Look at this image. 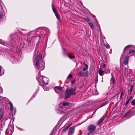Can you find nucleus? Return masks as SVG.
Segmentation results:
<instances>
[{"mask_svg": "<svg viewBox=\"0 0 135 135\" xmlns=\"http://www.w3.org/2000/svg\"><path fill=\"white\" fill-rule=\"evenodd\" d=\"M15 38L16 39V37H15Z\"/></svg>", "mask_w": 135, "mask_h": 135, "instance_id": "09e8293b", "label": "nucleus"}, {"mask_svg": "<svg viewBox=\"0 0 135 135\" xmlns=\"http://www.w3.org/2000/svg\"><path fill=\"white\" fill-rule=\"evenodd\" d=\"M134 87V85H132L130 88V91L129 90H128V94L129 95L130 94H131V92L133 88Z\"/></svg>", "mask_w": 135, "mask_h": 135, "instance_id": "9b49d317", "label": "nucleus"}, {"mask_svg": "<svg viewBox=\"0 0 135 135\" xmlns=\"http://www.w3.org/2000/svg\"><path fill=\"white\" fill-rule=\"evenodd\" d=\"M88 130L89 131L93 132L96 129V127L93 124H91L88 126Z\"/></svg>", "mask_w": 135, "mask_h": 135, "instance_id": "7ed1b4c3", "label": "nucleus"}, {"mask_svg": "<svg viewBox=\"0 0 135 135\" xmlns=\"http://www.w3.org/2000/svg\"><path fill=\"white\" fill-rule=\"evenodd\" d=\"M130 46V45H128L127 46H126L124 48V50L128 48Z\"/></svg>", "mask_w": 135, "mask_h": 135, "instance_id": "7c9ffc66", "label": "nucleus"}, {"mask_svg": "<svg viewBox=\"0 0 135 135\" xmlns=\"http://www.w3.org/2000/svg\"><path fill=\"white\" fill-rule=\"evenodd\" d=\"M0 44H2V45L3 44V42H1L0 41Z\"/></svg>", "mask_w": 135, "mask_h": 135, "instance_id": "a19ab883", "label": "nucleus"}, {"mask_svg": "<svg viewBox=\"0 0 135 135\" xmlns=\"http://www.w3.org/2000/svg\"><path fill=\"white\" fill-rule=\"evenodd\" d=\"M129 56L128 55L126 56L124 59L123 63L125 65H127L128 63V61Z\"/></svg>", "mask_w": 135, "mask_h": 135, "instance_id": "20e7f679", "label": "nucleus"}, {"mask_svg": "<svg viewBox=\"0 0 135 135\" xmlns=\"http://www.w3.org/2000/svg\"><path fill=\"white\" fill-rule=\"evenodd\" d=\"M78 74L80 76H83L85 75H87L88 74V72L84 73L83 71H81Z\"/></svg>", "mask_w": 135, "mask_h": 135, "instance_id": "0eeeda50", "label": "nucleus"}, {"mask_svg": "<svg viewBox=\"0 0 135 135\" xmlns=\"http://www.w3.org/2000/svg\"><path fill=\"white\" fill-rule=\"evenodd\" d=\"M105 66V64H104L103 65V68H104Z\"/></svg>", "mask_w": 135, "mask_h": 135, "instance_id": "79ce46f5", "label": "nucleus"}, {"mask_svg": "<svg viewBox=\"0 0 135 135\" xmlns=\"http://www.w3.org/2000/svg\"><path fill=\"white\" fill-rule=\"evenodd\" d=\"M108 103L107 101H103L101 103V107H102Z\"/></svg>", "mask_w": 135, "mask_h": 135, "instance_id": "f8f14e48", "label": "nucleus"}, {"mask_svg": "<svg viewBox=\"0 0 135 135\" xmlns=\"http://www.w3.org/2000/svg\"><path fill=\"white\" fill-rule=\"evenodd\" d=\"M55 15L57 19L59 20V21H60V18L59 14L57 13H56V14Z\"/></svg>", "mask_w": 135, "mask_h": 135, "instance_id": "dca6fc26", "label": "nucleus"}, {"mask_svg": "<svg viewBox=\"0 0 135 135\" xmlns=\"http://www.w3.org/2000/svg\"><path fill=\"white\" fill-rule=\"evenodd\" d=\"M0 93L1 94L2 93H3L2 89V88H0Z\"/></svg>", "mask_w": 135, "mask_h": 135, "instance_id": "473e14b6", "label": "nucleus"}, {"mask_svg": "<svg viewBox=\"0 0 135 135\" xmlns=\"http://www.w3.org/2000/svg\"><path fill=\"white\" fill-rule=\"evenodd\" d=\"M130 100H129V99L128 100V101L129 102V101H130Z\"/></svg>", "mask_w": 135, "mask_h": 135, "instance_id": "c03bdc74", "label": "nucleus"}, {"mask_svg": "<svg viewBox=\"0 0 135 135\" xmlns=\"http://www.w3.org/2000/svg\"><path fill=\"white\" fill-rule=\"evenodd\" d=\"M124 95V94L123 92H122L121 93L120 96V99H121L122 98V96Z\"/></svg>", "mask_w": 135, "mask_h": 135, "instance_id": "c85d7f7f", "label": "nucleus"}, {"mask_svg": "<svg viewBox=\"0 0 135 135\" xmlns=\"http://www.w3.org/2000/svg\"><path fill=\"white\" fill-rule=\"evenodd\" d=\"M42 59V56L41 54H40L36 58V65L37 66H38V62L41 60Z\"/></svg>", "mask_w": 135, "mask_h": 135, "instance_id": "f03ea898", "label": "nucleus"}, {"mask_svg": "<svg viewBox=\"0 0 135 135\" xmlns=\"http://www.w3.org/2000/svg\"><path fill=\"white\" fill-rule=\"evenodd\" d=\"M135 52V51L134 50H132L130 51L129 52V54H130L133 53H134Z\"/></svg>", "mask_w": 135, "mask_h": 135, "instance_id": "a878e982", "label": "nucleus"}, {"mask_svg": "<svg viewBox=\"0 0 135 135\" xmlns=\"http://www.w3.org/2000/svg\"><path fill=\"white\" fill-rule=\"evenodd\" d=\"M72 125V123H71L70 124L68 125L62 131L63 133H64L65 131L69 128L70 126Z\"/></svg>", "mask_w": 135, "mask_h": 135, "instance_id": "9d476101", "label": "nucleus"}, {"mask_svg": "<svg viewBox=\"0 0 135 135\" xmlns=\"http://www.w3.org/2000/svg\"><path fill=\"white\" fill-rule=\"evenodd\" d=\"M68 57L70 59H74L75 58V56L74 55H68Z\"/></svg>", "mask_w": 135, "mask_h": 135, "instance_id": "4be33fe9", "label": "nucleus"}, {"mask_svg": "<svg viewBox=\"0 0 135 135\" xmlns=\"http://www.w3.org/2000/svg\"><path fill=\"white\" fill-rule=\"evenodd\" d=\"M75 91L76 90L75 89L70 88L67 89L65 92L66 95H68L71 96L72 95L75 94Z\"/></svg>", "mask_w": 135, "mask_h": 135, "instance_id": "f257e3e1", "label": "nucleus"}, {"mask_svg": "<svg viewBox=\"0 0 135 135\" xmlns=\"http://www.w3.org/2000/svg\"><path fill=\"white\" fill-rule=\"evenodd\" d=\"M9 104L10 105V110L11 111H12L13 110V105L12 103L10 102L9 103Z\"/></svg>", "mask_w": 135, "mask_h": 135, "instance_id": "f3484780", "label": "nucleus"}, {"mask_svg": "<svg viewBox=\"0 0 135 135\" xmlns=\"http://www.w3.org/2000/svg\"><path fill=\"white\" fill-rule=\"evenodd\" d=\"M69 131L70 133V135H71L73 134L74 132L75 131V127H71L69 128Z\"/></svg>", "mask_w": 135, "mask_h": 135, "instance_id": "423d86ee", "label": "nucleus"}, {"mask_svg": "<svg viewBox=\"0 0 135 135\" xmlns=\"http://www.w3.org/2000/svg\"><path fill=\"white\" fill-rule=\"evenodd\" d=\"M88 23L90 27L92 29H93L94 28V27L93 24L92 23L90 22H89Z\"/></svg>", "mask_w": 135, "mask_h": 135, "instance_id": "aec40b11", "label": "nucleus"}, {"mask_svg": "<svg viewBox=\"0 0 135 135\" xmlns=\"http://www.w3.org/2000/svg\"><path fill=\"white\" fill-rule=\"evenodd\" d=\"M20 129L21 130H23V129Z\"/></svg>", "mask_w": 135, "mask_h": 135, "instance_id": "a18cd8bd", "label": "nucleus"}, {"mask_svg": "<svg viewBox=\"0 0 135 135\" xmlns=\"http://www.w3.org/2000/svg\"><path fill=\"white\" fill-rule=\"evenodd\" d=\"M112 78L110 80L111 81H112L113 83L114 84H115V79L113 77V74H112Z\"/></svg>", "mask_w": 135, "mask_h": 135, "instance_id": "6ab92c4d", "label": "nucleus"}, {"mask_svg": "<svg viewBox=\"0 0 135 135\" xmlns=\"http://www.w3.org/2000/svg\"><path fill=\"white\" fill-rule=\"evenodd\" d=\"M3 16V13L1 12H0V20L2 18Z\"/></svg>", "mask_w": 135, "mask_h": 135, "instance_id": "b1692460", "label": "nucleus"}, {"mask_svg": "<svg viewBox=\"0 0 135 135\" xmlns=\"http://www.w3.org/2000/svg\"><path fill=\"white\" fill-rule=\"evenodd\" d=\"M31 40H29L30 41V42H31V40H32V39L33 38V37H32V36H31Z\"/></svg>", "mask_w": 135, "mask_h": 135, "instance_id": "e433bc0d", "label": "nucleus"}, {"mask_svg": "<svg viewBox=\"0 0 135 135\" xmlns=\"http://www.w3.org/2000/svg\"><path fill=\"white\" fill-rule=\"evenodd\" d=\"M4 98L2 96H0V99H1L2 100V99H4Z\"/></svg>", "mask_w": 135, "mask_h": 135, "instance_id": "f704fd0d", "label": "nucleus"}, {"mask_svg": "<svg viewBox=\"0 0 135 135\" xmlns=\"http://www.w3.org/2000/svg\"><path fill=\"white\" fill-rule=\"evenodd\" d=\"M105 118V116H103L98 120V122L97 124L98 125H99L102 122Z\"/></svg>", "mask_w": 135, "mask_h": 135, "instance_id": "6e6552de", "label": "nucleus"}, {"mask_svg": "<svg viewBox=\"0 0 135 135\" xmlns=\"http://www.w3.org/2000/svg\"><path fill=\"white\" fill-rule=\"evenodd\" d=\"M75 83V81H71V83H72V84H73L74 83Z\"/></svg>", "mask_w": 135, "mask_h": 135, "instance_id": "58836bf2", "label": "nucleus"}, {"mask_svg": "<svg viewBox=\"0 0 135 135\" xmlns=\"http://www.w3.org/2000/svg\"><path fill=\"white\" fill-rule=\"evenodd\" d=\"M85 67L83 69V70L84 71H85L86 70H87L88 69V66L87 64H85Z\"/></svg>", "mask_w": 135, "mask_h": 135, "instance_id": "a211bd4d", "label": "nucleus"}, {"mask_svg": "<svg viewBox=\"0 0 135 135\" xmlns=\"http://www.w3.org/2000/svg\"><path fill=\"white\" fill-rule=\"evenodd\" d=\"M52 9L55 14L56 13H57V10L55 8L53 4L52 5Z\"/></svg>", "mask_w": 135, "mask_h": 135, "instance_id": "4468645a", "label": "nucleus"}, {"mask_svg": "<svg viewBox=\"0 0 135 135\" xmlns=\"http://www.w3.org/2000/svg\"><path fill=\"white\" fill-rule=\"evenodd\" d=\"M116 70H117L118 71L119 70V69L118 68H117L116 69Z\"/></svg>", "mask_w": 135, "mask_h": 135, "instance_id": "37998d69", "label": "nucleus"}, {"mask_svg": "<svg viewBox=\"0 0 135 135\" xmlns=\"http://www.w3.org/2000/svg\"><path fill=\"white\" fill-rule=\"evenodd\" d=\"M73 105V104L68 102H64L62 104V105L65 108L67 106H72Z\"/></svg>", "mask_w": 135, "mask_h": 135, "instance_id": "39448f33", "label": "nucleus"}, {"mask_svg": "<svg viewBox=\"0 0 135 135\" xmlns=\"http://www.w3.org/2000/svg\"><path fill=\"white\" fill-rule=\"evenodd\" d=\"M89 21V20H87V21Z\"/></svg>", "mask_w": 135, "mask_h": 135, "instance_id": "de8ad7c7", "label": "nucleus"}, {"mask_svg": "<svg viewBox=\"0 0 135 135\" xmlns=\"http://www.w3.org/2000/svg\"><path fill=\"white\" fill-rule=\"evenodd\" d=\"M132 96H131L129 98V100H131L132 99Z\"/></svg>", "mask_w": 135, "mask_h": 135, "instance_id": "4c0bfd02", "label": "nucleus"}, {"mask_svg": "<svg viewBox=\"0 0 135 135\" xmlns=\"http://www.w3.org/2000/svg\"><path fill=\"white\" fill-rule=\"evenodd\" d=\"M131 104L132 105H135V99L133 100L131 102Z\"/></svg>", "mask_w": 135, "mask_h": 135, "instance_id": "5701e85b", "label": "nucleus"}, {"mask_svg": "<svg viewBox=\"0 0 135 135\" xmlns=\"http://www.w3.org/2000/svg\"><path fill=\"white\" fill-rule=\"evenodd\" d=\"M104 46L106 47L107 48L109 49V48L110 46L109 44H107L104 45Z\"/></svg>", "mask_w": 135, "mask_h": 135, "instance_id": "393cba45", "label": "nucleus"}, {"mask_svg": "<svg viewBox=\"0 0 135 135\" xmlns=\"http://www.w3.org/2000/svg\"><path fill=\"white\" fill-rule=\"evenodd\" d=\"M129 102L128 100H127L126 102V103L125 104V105H127V104H128Z\"/></svg>", "mask_w": 135, "mask_h": 135, "instance_id": "c9c22d12", "label": "nucleus"}, {"mask_svg": "<svg viewBox=\"0 0 135 135\" xmlns=\"http://www.w3.org/2000/svg\"><path fill=\"white\" fill-rule=\"evenodd\" d=\"M93 132H91L89 131V132H88V135H90V134H91Z\"/></svg>", "mask_w": 135, "mask_h": 135, "instance_id": "72a5a7b5", "label": "nucleus"}, {"mask_svg": "<svg viewBox=\"0 0 135 135\" xmlns=\"http://www.w3.org/2000/svg\"><path fill=\"white\" fill-rule=\"evenodd\" d=\"M66 97L65 98V99H67L69 97H70V95H66Z\"/></svg>", "mask_w": 135, "mask_h": 135, "instance_id": "c756f323", "label": "nucleus"}, {"mask_svg": "<svg viewBox=\"0 0 135 135\" xmlns=\"http://www.w3.org/2000/svg\"><path fill=\"white\" fill-rule=\"evenodd\" d=\"M99 73L100 75L102 76L104 75V72L101 69H99Z\"/></svg>", "mask_w": 135, "mask_h": 135, "instance_id": "ddd939ff", "label": "nucleus"}, {"mask_svg": "<svg viewBox=\"0 0 135 135\" xmlns=\"http://www.w3.org/2000/svg\"><path fill=\"white\" fill-rule=\"evenodd\" d=\"M7 131H8V129H7L6 130V132H7Z\"/></svg>", "mask_w": 135, "mask_h": 135, "instance_id": "49530a36", "label": "nucleus"}, {"mask_svg": "<svg viewBox=\"0 0 135 135\" xmlns=\"http://www.w3.org/2000/svg\"><path fill=\"white\" fill-rule=\"evenodd\" d=\"M55 88H57L60 90H62L63 89L60 86H57L55 87Z\"/></svg>", "mask_w": 135, "mask_h": 135, "instance_id": "412c9836", "label": "nucleus"}, {"mask_svg": "<svg viewBox=\"0 0 135 135\" xmlns=\"http://www.w3.org/2000/svg\"><path fill=\"white\" fill-rule=\"evenodd\" d=\"M3 114L2 113L0 115V120H1V119H2L3 117Z\"/></svg>", "mask_w": 135, "mask_h": 135, "instance_id": "cd10ccee", "label": "nucleus"}, {"mask_svg": "<svg viewBox=\"0 0 135 135\" xmlns=\"http://www.w3.org/2000/svg\"><path fill=\"white\" fill-rule=\"evenodd\" d=\"M73 77V76L71 74H69L68 76L67 77V79H70L71 78H72Z\"/></svg>", "mask_w": 135, "mask_h": 135, "instance_id": "bb28decb", "label": "nucleus"}, {"mask_svg": "<svg viewBox=\"0 0 135 135\" xmlns=\"http://www.w3.org/2000/svg\"><path fill=\"white\" fill-rule=\"evenodd\" d=\"M37 67V68L40 70H42L44 68V67L42 65L41 66H40L39 63H38V66Z\"/></svg>", "mask_w": 135, "mask_h": 135, "instance_id": "1a4fd4ad", "label": "nucleus"}, {"mask_svg": "<svg viewBox=\"0 0 135 135\" xmlns=\"http://www.w3.org/2000/svg\"><path fill=\"white\" fill-rule=\"evenodd\" d=\"M1 67L0 66V74H1Z\"/></svg>", "mask_w": 135, "mask_h": 135, "instance_id": "ea45409f", "label": "nucleus"}, {"mask_svg": "<svg viewBox=\"0 0 135 135\" xmlns=\"http://www.w3.org/2000/svg\"><path fill=\"white\" fill-rule=\"evenodd\" d=\"M43 81L44 82V84H45L46 85H47V84H48V82H45V81L44 80H43Z\"/></svg>", "mask_w": 135, "mask_h": 135, "instance_id": "2f4dec72", "label": "nucleus"}, {"mask_svg": "<svg viewBox=\"0 0 135 135\" xmlns=\"http://www.w3.org/2000/svg\"><path fill=\"white\" fill-rule=\"evenodd\" d=\"M131 110H129L127 112H126L125 114H124L123 116L124 117H126L127 116H128L131 113Z\"/></svg>", "mask_w": 135, "mask_h": 135, "instance_id": "2eb2a0df", "label": "nucleus"}]
</instances>
